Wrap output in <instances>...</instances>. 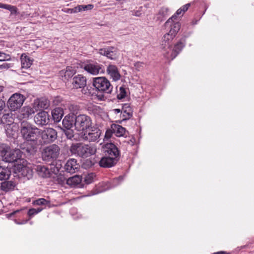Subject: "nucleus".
Segmentation results:
<instances>
[{
  "instance_id": "1",
  "label": "nucleus",
  "mask_w": 254,
  "mask_h": 254,
  "mask_svg": "<svg viewBox=\"0 0 254 254\" xmlns=\"http://www.w3.org/2000/svg\"><path fill=\"white\" fill-rule=\"evenodd\" d=\"M21 133L23 138L32 143V145L29 147H24L26 151L33 154L37 151V147L41 144V142L39 140L40 138V130L35 127H33L30 124L23 122L21 124Z\"/></svg>"
},
{
  "instance_id": "2",
  "label": "nucleus",
  "mask_w": 254,
  "mask_h": 254,
  "mask_svg": "<svg viewBox=\"0 0 254 254\" xmlns=\"http://www.w3.org/2000/svg\"><path fill=\"white\" fill-rule=\"evenodd\" d=\"M69 150L72 154L83 158L94 155L96 152V148L94 145L83 143L72 144Z\"/></svg>"
},
{
  "instance_id": "3",
  "label": "nucleus",
  "mask_w": 254,
  "mask_h": 254,
  "mask_svg": "<svg viewBox=\"0 0 254 254\" xmlns=\"http://www.w3.org/2000/svg\"><path fill=\"white\" fill-rule=\"evenodd\" d=\"M60 153V148L56 144L50 145L43 149L42 157L44 160L49 161L56 159Z\"/></svg>"
},
{
  "instance_id": "4",
  "label": "nucleus",
  "mask_w": 254,
  "mask_h": 254,
  "mask_svg": "<svg viewBox=\"0 0 254 254\" xmlns=\"http://www.w3.org/2000/svg\"><path fill=\"white\" fill-rule=\"evenodd\" d=\"M25 100V97L20 93H14L9 98L7 106L10 111H16L20 109Z\"/></svg>"
},
{
  "instance_id": "5",
  "label": "nucleus",
  "mask_w": 254,
  "mask_h": 254,
  "mask_svg": "<svg viewBox=\"0 0 254 254\" xmlns=\"http://www.w3.org/2000/svg\"><path fill=\"white\" fill-rule=\"evenodd\" d=\"M39 140L41 144L50 143L54 141L57 138V131L52 127H45L43 130H40Z\"/></svg>"
},
{
  "instance_id": "6",
  "label": "nucleus",
  "mask_w": 254,
  "mask_h": 254,
  "mask_svg": "<svg viewBox=\"0 0 254 254\" xmlns=\"http://www.w3.org/2000/svg\"><path fill=\"white\" fill-rule=\"evenodd\" d=\"M173 18L174 16H172L165 24L166 28L170 29V31L168 33L163 36V39L165 42L164 44V46H168V47H171L173 39L175 37V23Z\"/></svg>"
},
{
  "instance_id": "7",
  "label": "nucleus",
  "mask_w": 254,
  "mask_h": 254,
  "mask_svg": "<svg viewBox=\"0 0 254 254\" xmlns=\"http://www.w3.org/2000/svg\"><path fill=\"white\" fill-rule=\"evenodd\" d=\"M93 86L99 91L111 93L113 87L110 81L105 77H99L94 78Z\"/></svg>"
},
{
  "instance_id": "8",
  "label": "nucleus",
  "mask_w": 254,
  "mask_h": 254,
  "mask_svg": "<svg viewBox=\"0 0 254 254\" xmlns=\"http://www.w3.org/2000/svg\"><path fill=\"white\" fill-rule=\"evenodd\" d=\"M91 124L90 117L85 115H79L75 117L74 127L78 131H83L89 128Z\"/></svg>"
},
{
  "instance_id": "9",
  "label": "nucleus",
  "mask_w": 254,
  "mask_h": 254,
  "mask_svg": "<svg viewBox=\"0 0 254 254\" xmlns=\"http://www.w3.org/2000/svg\"><path fill=\"white\" fill-rule=\"evenodd\" d=\"M101 134V131L99 128H94L84 132L81 135V138L84 141H95L100 137Z\"/></svg>"
},
{
  "instance_id": "10",
  "label": "nucleus",
  "mask_w": 254,
  "mask_h": 254,
  "mask_svg": "<svg viewBox=\"0 0 254 254\" xmlns=\"http://www.w3.org/2000/svg\"><path fill=\"white\" fill-rule=\"evenodd\" d=\"M14 171L18 173L19 176L26 177L30 179L33 176L32 169L27 166H24L21 164H18L14 166Z\"/></svg>"
},
{
  "instance_id": "11",
  "label": "nucleus",
  "mask_w": 254,
  "mask_h": 254,
  "mask_svg": "<svg viewBox=\"0 0 254 254\" xmlns=\"http://www.w3.org/2000/svg\"><path fill=\"white\" fill-rule=\"evenodd\" d=\"M103 151L106 155L114 157L117 159L119 156V151L115 144L112 143H107L103 146Z\"/></svg>"
},
{
  "instance_id": "12",
  "label": "nucleus",
  "mask_w": 254,
  "mask_h": 254,
  "mask_svg": "<svg viewBox=\"0 0 254 254\" xmlns=\"http://www.w3.org/2000/svg\"><path fill=\"white\" fill-rule=\"evenodd\" d=\"M99 53L100 55L106 56L111 60H116L118 57V51L114 47L100 49Z\"/></svg>"
},
{
  "instance_id": "13",
  "label": "nucleus",
  "mask_w": 254,
  "mask_h": 254,
  "mask_svg": "<svg viewBox=\"0 0 254 254\" xmlns=\"http://www.w3.org/2000/svg\"><path fill=\"white\" fill-rule=\"evenodd\" d=\"M84 69L88 72L93 75L103 73L104 71L103 65L97 63L88 64L85 65Z\"/></svg>"
},
{
  "instance_id": "14",
  "label": "nucleus",
  "mask_w": 254,
  "mask_h": 254,
  "mask_svg": "<svg viewBox=\"0 0 254 254\" xmlns=\"http://www.w3.org/2000/svg\"><path fill=\"white\" fill-rule=\"evenodd\" d=\"M49 115L46 111L38 113L35 116L34 121L38 125H45L48 123Z\"/></svg>"
},
{
  "instance_id": "15",
  "label": "nucleus",
  "mask_w": 254,
  "mask_h": 254,
  "mask_svg": "<svg viewBox=\"0 0 254 254\" xmlns=\"http://www.w3.org/2000/svg\"><path fill=\"white\" fill-rule=\"evenodd\" d=\"M20 153V150H10L6 153V154L2 157L3 161L7 162H13L16 161L19 158L18 155Z\"/></svg>"
},
{
  "instance_id": "16",
  "label": "nucleus",
  "mask_w": 254,
  "mask_h": 254,
  "mask_svg": "<svg viewBox=\"0 0 254 254\" xmlns=\"http://www.w3.org/2000/svg\"><path fill=\"white\" fill-rule=\"evenodd\" d=\"M107 72L114 81H118L121 78L119 69L115 65L109 64L107 68Z\"/></svg>"
},
{
  "instance_id": "17",
  "label": "nucleus",
  "mask_w": 254,
  "mask_h": 254,
  "mask_svg": "<svg viewBox=\"0 0 254 254\" xmlns=\"http://www.w3.org/2000/svg\"><path fill=\"white\" fill-rule=\"evenodd\" d=\"M79 166L76 159H71L67 161L64 168L67 172L72 174L75 173L78 170Z\"/></svg>"
},
{
  "instance_id": "18",
  "label": "nucleus",
  "mask_w": 254,
  "mask_h": 254,
  "mask_svg": "<svg viewBox=\"0 0 254 254\" xmlns=\"http://www.w3.org/2000/svg\"><path fill=\"white\" fill-rule=\"evenodd\" d=\"M72 84L75 88L84 87L86 85V79L83 75L78 74L73 77Z\"/></svg>"
},
{
  "instance_id": "19",
  "label": "nucleus",
  "mask_w": 254,
  "mask_h": 254,
  "mask_svg": "<svg viewBox=\"0 0 254 254\" xmlns=\"http://www.w3.org/2000/svg\"><path fill=\"white\" fill-rule=\"evenodd\" d=\"M49 105V101L45 98L36 99L33 103V107L35 110H38L41 108L47 109Z\"/></svg>"
},
{
  "instance_id": "20",
  "label": "nucleus",
  "mask_w": 254,
  "mask_h": 254,
  "mask_svg": "<svg viewBox=\"0 0 254 254\" xmlns=\"http://www.w3.org/2000/svg\"><path fill=\"white\" fill-rule=\"evenodd\" d=\"M117 160L114 157L110 156L103 157L99 162L101 167L105 168L111 167L116 164Z\"/></svg>"
},
{
  "instance_id": "21",
  "label": "nucleus",
  "mask_w": 254,
  "mask_h": 254,
  "mask_svg": "<svg viewBox=\"0 0 254 254\" xmlns=\"http://www.w3.org/2000/svg\"><path fill=\"white\" fill-rule=\"evenodd\" d=\"M75 73V70L71 66H67L66 69L60 71L59 74L63 80H67Z\"/></svg>"
},
{
  "instance_id": "22",
  "label": "nucleus",
  "mask_w": 254,
  "mask_h": 254,
  "mask_svg": "<svg viewBox=\"0 0 254 254\" xmlns=\"http://www.w3.org/2000/svg\"><path fill=\"white\" fill-rule=\"evenodd\" d=\"M75 123V117L73 115L66 116L63 120V126L66 129H70Z\"/></svg>"
},
{
  "instance_id": "23",
  "label": "nucleus",
  "mask_w": 254,
  "mask_h": 254,
  "mask_svg": "<svg viewBox=\"0 0 254 254\" xmlns=\"http://www.w3.org/2000/svg\"><path fill=\"white\" fill-rule=\"evenodd\" d=\"M123 120L129 119L132 116V110L128 104H125L122 108Z\"/></svg>"
},
{
  "instance_id": "24",
  "label": "nucleus",
  "mask_w": 254,
  "mask_h": 254,
  "mask_svg": "<svg viewBox=\"0 0 254 254\" xmlns=\"http://www.w3.org/2000/svg\"><path fill=\"white\" fill-rule=\"evenodd\" d=\"M20 60L22 67L24 68L30 67L33 61V60L31 59L25 53L21 55Z\"/></svg>"
},
{
  "instance_id": "25",
  "label": "nucleus",
  "mask_w": 254,
  "mask_h": 254,
  "mask_svg": "<svg viewBox=\"0 0 254 254\" xmlns=\"http://www.w3.org/2000/svg\"><path fill=\"white\" fill-rule=\"evenodd\" d=\"M12 114L11 113H4L2 116L0 117V124H6L10 125L14 122L12 117Z\"/></svg>"
},
{
  "instance_id": "26",
  "label": "nucleus",
  "mask_w": 254,
  "mask_h": 254,
  "mask_svg": "<svg viewBox=\"0 0 254 254\" xmlns=\"http://www.w3.org/2000/svg\"><path fill=\"white\" fill-rule=\"evenodd\" d=\"M11 175V171L8 167L0 166V181L9 179Z\"/></svg>"
},
{
  "instance_id": "27",
  "label": "nucleus",
  "mask_w": 254,
  "mask_h": 254,
  "mask_svg": "<svg viewBox=\"0 0 254 254\" xmlns=\"http://www.w3.org/2000/svg\"><path fill=\"white\" fill-rule=\"evenodd\" d=\"M37 111V110H35L33 106V108L29 106H25L22 109L21 115L23 118H27Z\"/></svg>"
},
{
  "instance_id": "28",
  "label": "nucleus",
  "mask_w": 254,
  "mask_h": 254,
  "mask_svg": "<svg viewBox=\"0 0 254 254\" xmlns=\"http://www.w3.org/2000/svg\"><path fill=\"white\" fill-rule=\"evenodd\" d=\"M52 115L54 121L59 122L61 121L63 116V111L60 108H55L52 111Z\"/></svg>"
},
{
  "instance_id": "29",
  "label": "nucleus",
  "mask_w": 254,
  "mask_h": 254,
  "mask_svg": "<svg viewBox=\"0 0 254 254\" xmlns=\"http://www.w3.org/2000/svg\"><path fill=\"white\" fill-rule=\"evenodd\" d=\"M112 128L117 136H123L125 134V128L120 125H113L112 126Z\"/></svg>"
},
{
  "instance_id": "30",
  "label": "nucleus",
  "mask_w": 254,
  "mask_h": 254,
  "mask_svg": "<svg viewBox=\"0 0 254 254\" xmlns=\"http://www.w3.org/2000/svg\"><path fill=\"white\" fill-rule=\"evenodd\" d=\"M81 177L79 175H75L69 177L66 180V183L70 186H75L79 184L81 182Z\"/></svg>"
},
{
  "instance_id": "31",
  "label": "nucleus",
  "mask_w": 254,
  "mask_h": 254,
  "mask_svg": "<svg viewBox=\"0 0 254 254\" xmlns=\"http://www.w3.org/2000/svg\"><path fill=\"white\" fill-rule=\"evenodd\" d=\"M36 170L39 175L42 177H47L50 174L49 170L44 166L39 165L37 167Z\"/></svg>"
},
{
  "instance_id": "32",
  "label": "nucleus",
  "mask_w": 254,
  "mask_h": 254,
  "mask_svg": "<svg viewBox=\"0 0 254 254\" xmlns=\"http://www.w3.org/2000/svg\"><path fill=\"white\" fill-rule=\"evenodd\" d=\"M14 187V184L11 182H4L1 183V189L4 191H7Z\"/></svg>"
},
{
  "instance_id": "33",
  "label": "nucleus",
  "mask_w": 254,
  "mask_h": 254,
  "mask_svg": "<svg viewBox=\"0 0 254 254\" xmlns=\"http://www.w3.org/2000/svg\"><path fill=\"white\" fill-rule=\"evenodd\" d=\"M94 7V5L93 4H90L88 5H78L76 7V10H74V11L80 12L82 10L86 11L88 10H91Z\"/></svg>"
},
{
  "instance_id": "34",
  "label": "nucleus",
  "mask_w": 254,
  "mask_h": 254,
  "mask_svg": "<svg viewBox=\"0 0 254 254\" xmlns=\"http://www.w3.org/2000/svg\"><path fill=\"white\" fill-rule=\"evenodd\" d=\"M10 150L8 145L1 143L0 144V153L2 157L4 156L9 150Z\"/></svg>"
},
{
  "instance_id": "35",
  "label": "nucleus",
  "mask_w": 254,
  "mask_h": 254,
  "mask_svg": "<svg viewBox=\"0 0 254 254\" xmlns=\"http://www.w3.org/2000/svg\"><path fill=\"white\" fill-rule=\"evenodd\" d=\"M190 6V3H187L182 6L181 8L177 10V11L176 12V14H177L178 15H183L184 13L188 9Z\"/></svg>"
},
{
  "instance_id": "36",
  "label": "nucleus",
  "mask_w": 254,
  "mask_h": 254,
  "mask_svg": "<svg viewBox=\"0 0 254 254\" xmlns=\"http://www.w3.org/2000/svg\"><path fill=\"white\" fill-rule=\"evenodd\" d=\"M93 165L94 162L90 159H88L83 162L82 166L83 168L87 169L91 167Z\"/></svg>"
},
{
  "instance_id": "37",
  "label": "nucleus",
  "mask_w": 254,
  "mask_h": 254,
  "mask_svg": "<svg viewBox=\"0 0 254 254\" xmlns=\"http://www.w3.org/2000/svg\"><path fill=\"white\" fill-rule=\"evenodd\" d=\"M168 8L163 7L162 8L159 13H158V18L161 20H162V18L165 17L166 15H167V12H168Z\"/></svg>"
},
{
  "instance_id": "38",
  "label": "nucleus",
  "mask_w": 254,
  "mask_h": 254,
  "mask_svg": "<svg viewBox=\"0 0 254 254\" xmlns=\"http://www.w3.org/2000/svg\"><path fill=\"white\" fill-rule=\"evenodd\" d=\"M49 203L48 201L44 198H39L33 202L34 205H45Z\"/></svg>"
},
{
  "instance_id": "39",
  "label": "nucleus",
  "mask_w": 254,
  "mask_h": 254,
  "mask_svg": "<svg viewBox=\"0 0 254 254\" xmlns=\"http://www.w3.org/2000/svg\"><path fill=\"white\" fill-rule=\"evenodd\" d=\"M126 96V91L125 89L123 87H121L120 88L119 93H118V95H117L118 99H122L124 98H125Z\"/></svg>"
},
{
  "instance_id": "40",
  "label": "nucleus",
  "mask_w": 254,
  "mask_h": 254,
  "mask_svg": "<svg viewBox=\"0 0 254 254\" xmlns=\"http://www.w3.org/2000/svg\"><path fill=\"white\" fill-rule=\"evenodd\" d=\"M185 46L184 41H181L180 42L176 44V56L177 54L179 53L181 51Z\"/></svg>"
},
{
  "instance_id": "41",
  "label": "nucleus",
  "mask_w": 254,
  "mask_h": 254,
  "mask_svg": "<svg viewBox=\"0 0 254 254\" xmlns=\"http://www.w3.org/2000/svg\"><path fill=\"white\" fill-rule=\"evenodd\" d=\"M11 58L9 55L4 53L0 52V62L9 61Z\"/></svg>"
},
{
  "instance_id": "42",
  "label": "nucleus",
  "mask_w": 254,
  "mask_h": 254,
  "mask_svg": "<svg viewBox=\"0 0 254 254\" xmlns=\"http://www.w3.org/2000/svg\"><path fill=\"white\" fill-rule=\"evenodd\" d=\"M64 133L67 138L71 139L73 136V131L70 129H66L64 131Z\"/></svg>"
},
{
  "instance_id": "43",
  "label": "nucleus",
  "mask_w": 254,
  "mask_h": 254,
  "mask_svg": "<svg viewBox=\"0 0 254 254\" xmlns=\"http://www.w3.org/2000/svg\"><path fill=\"white\" fill-rule=\"evenodd\" d=\"M4 6V9H7L10 11L12 13H16L17 8L14 6H12L9 4H6Z\"/></svg>"
},
{
  "instance_id": "44",
  "label": "nucleus",
  "mask_w": 254,
  "mask_h": 254,
  "mask_svg": "<svg viewBox=\"0 0 254 254\" xmlns=\"http://www.w3.org/2000/svg\"><path fill=\"white\" fill-rule=\"evenodd\" d=\"M69 110L70 111V112H72L71 115L74 114V113H76L77 111L78 110V107L76 105H74L73 104H70L68 106Z\"/></svg>"
},
{
  "instance_id": "45",
  "label": "nucleus",
  "mask_w": 254,
  "mask_h": 254,
  "mask_svg": "<svg viewBox=\"0 0 254 254\" xmlns=\"http://www.w3.org/2000/svg\"><path fill=\"white\" fill-rule=\"evenodd\" d=\"M10 67H11V64L6 63H4L2 64H0V69H1V70L7 69L9 68H10Z\"/></svg>"
},
{
  "instance_id": "46",
  "label": "nucleus",
  "mask_w": 254,
  "mask_h": 254,
  "mask_svg": "<svg viewBox=\"0 0 254 254\" xmlns=\"http://www.w3.org/2000/svg\"><path fill=\"white\" fill-rule=\"evenodd\" d=\"M112 130L111 129L107 130L105 133L104 138L105 139H109L112 135Z\"/></svg>"
},
{
  "instance_id": "47",
  "label": "nucleus",
  "mask_w": 254,
  "mask_h": 254,
  "mask_svg": "<svg viewBox=\"0 0 254 254\" xmlns=\"http://www.w3.org/2000/svg\"><path fill=\"white\" fill-rule=\"evenodd\" d=\"M37 214L36 209L35 208H31L29 210L28 214L30 216H32L35 214Z\"/></svg>"
},
{
  "instance_id": "48",
  "label": "nucleus",
  "mask_w": 254,
  "mask_h": 254,
  "mask_svg": "<svg viewBox=\"0 0 254 254\" xmlns=\"http://www.w3.org/2000/svg\"><path fill=\"white\" fill-rule=\"evenodd\" d=\"M5 107V102L0 99V112Z\"/></svg>"
},
{
  "instance_id": "49",
  "label": "nucleus",
  "mask_w": 254,
  "mask_h": 254,
  "mask_svg": "<svg viewBox=\"0 0 254 254\" xmlns=\"http://www.w3.org/2000/svg\"><path fill=\"white\" fill-rule=\"evenodd\" d=\"M76 10V7H74V8H68L67 9V10L66 11V12L67 13H76L77 12V11H74V10Z\"/></svg>"
},
{
  "instance_id": "50",
  "label": "nucleus",
  "mask_w": 254,
  "mask_h": 254,
  "mask_svg": "<svg viewBox=\"0 0 254 254\" xmlns=\"http://www.w3.org/2000/svg\"><path fill=\"white\" fill-rule=\"evenodd\" d=\"M134 66L136 68H139V67H141L142 66V63H139V62L136 63L134 64Z\"/></svg>"
},
{
  "instance_id": "51",
  "label": "nucleus",
  "mask_w": 254,
  "mask_h": 254,
  "mask_svg": "<svg viewBox=\"0 0 254 254\" xmlns=\"http://www.w3.org/2000/svg\"><path fill=\"white\" fill-rule=\"evenodd\" d=\"M112 112L115 113H122V109H115L113 110Z\"/></svg>"
},
{
  "instance_id": "52",
  "label": "nucleus",
  "mask_w": 254,
  "mask_h": 254,
  "mask_svg": "<svg viewBox=\"0 0 254 254\" xmlns=\"http://www.w3.org/2000/svg\"><path fill=\"white\" fill-rule=\"evenodd\" d=\"M84 181L86 182L87 184H89L91 183V181L88 180V177H85Z\"/></svg>"
},
{
  "instance_id": "53",
  "label": "nucleus",
  "mask_w": 254,
  "mask_h": 254,
  "mask_svg": "<svg viewBox=\"0 0 254 254\" xmlns=\"http://www.w3.org/2000/svg\"><path fill=\"white\" fill-rule=\"evenodd\" d=\"M42 209H43L42 208H39L37 209H36L37 214L39 212H41L42 210Z\"/></svg>"
},
{
  "instance_id": "54",
  "label": "nucleus",
  "mask_w": 254,
  "mask_h": 254,
  "mask_svg": "<svg viewBox=\"0 0 254 254\" xmlns=\"http://www.w3.org/2000/svg\"><path fill=\"white\" fill-rule=\"evenodd\" d=\"M5 5H6V4L0 3V7L4 9V6H5Z\"/></svg>"
},
{
  "instance_id": "55",
  "label": "nucleus",
  "mask_w": 254,
  "mask_h": 254,
  "mask_svg": "<svg viewBox=\"0 0 254 254\" xmlns=\"http://www.w3.org/2000/svg\"><path fill=\"white\" fill-rule=\"evenodd\" d=\"M3 90V87L1 86H0V93Z\"/></svg>"
},
{
  "instance_id": "56",
  "label": "nucleus",
  "mask_w": 254,
  "mask_h": 254,
  "mask_svg": "<svg viewBox=\"0 0 254 254\" xmlns=\"http://www.w3.org/2000/svg\"><path fill=\"white\" fill-rule=\"evenodd\" d=\"M177 25H178V26L179 27H180V25H180V24L179 22H177V23H176V26Z\"/></svg>"
}]
</instances>
